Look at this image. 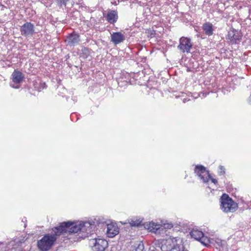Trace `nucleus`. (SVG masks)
<instances>
[{
    "mask_svg": "<svg viewBox=\"0 0 251 251\" xmlns=\"http://www.w3.org/2000/svg\"><path fill=\"white\" fill-rule=\"evenodd\" d=\"M83 226V224L76 225L75 222L68 221L60 223L58 226L53 227L52 231L56 233V235H62L67 232L73 233L81 230Z\"/></svg>",
    "mask_w": 251,
    "mask_h": 251,
    "instance_id": "1",
    "label": "nucleus"
},
{
    "mask_svg": "<svg viewBox=\"0 0 251 251\" xmlns=\"http://www.w3.org/2000/svg\"><path fill=\"white\" fill-rule=\"evenodd\" d=\"M220 207L226 213L234 212L238 207V204L227 194H223L220 198Z\"/></svg>",
    "mask_w": 251,
    "mask_h": 251,
    "instance_id": "2",
    "label": "nucleus"
},
{
    "mask_svg": "<svg viewBox=\"0 0 251 251\" xmlns=\"http://www.w3.org/2000/svg\"><path fill=\"white\" fill-rule=\"evenodd\" d=\"M53 234H48L44 235L42 238L38 241V247L42 251L49 250L53 246L57 239V237L60 235H56V233L53 232Z\"/></svg>",
    "mask_w": 251,
    "mask_h": 251,
    "instance_id": "3",
    "label": "nucleus"
},
{
    "mask_svg": "<svg viewBox=\"0 0 251 251\" xmlns=\"http://www.w3.org/2000/svg\"><path fill=\"white\" fill-rule=\"evenodd\" d=\"M195 173L198 176L204 183L207 182L210 178V175L205 167L202 165H196L194 169Z\"/></svg>",
    "mask_w": 251,
    "mask_h": 251,
    "instance_id": "4",
    "label": "nucleus"
},
{
    "mask_svg": "<svg viewBox=\"0 0 251 251\" xmlns=\"http://www.w3.org/2000/svg\"><path fill=\"white\" fill-rule=\"evenodd\" d=\"M193 46V44L190 38L182 37L179 39L178 49L182 52L189 53Z\"/></svg>",
    "mask_w": 251,
    "mask_h": 251,
    "instance_id": "5",
    "label": "nucleus"
},
{
    "mask_svg": "<svg viewBox=\"0 0 251 251\" xmlns=\"http://www.w3.org/2000/svg\"><path fill=\"white\" fill-rule=\"evenodd\" d=\"M90 241L93 245L92 249L94 251H104L108 246L107 241L102 239H93Z\"/></svg>",
    "mask_w": 251,
    "mask_h": 251,
    "instance_id": "6",
    "label": "nucleus"
},
{
    "mask_svg": "<svg viewBox=\"0 0 251 251\" xmlns=\"http://www.w3.org/2000/svg\"><path fill=\"white\" fill-rule=\"evenodd\" d=\"M20 31L21 34L24 36H32L35 32L33 24L30 22H26L21 27Z\"/></svg>",
    "mask_w": 251,
    "mask_h": 251,
    "instance_id": "7",
    "label": "nucleus"
},
{
    "mask_svg": "<svg viewBox=\"0 0 251 251\" xmlns=\"http://www.w3.org/2000/svg\"><path fill=\"white\" fill-rule=\"evenodd\" d=\"M242 33L234 29L229 31L226 36V39L232 44H236L242 39Z\"/></svg>",
    "mask_w": 251,
    "mask_h": 251,
    "instance_id": "8",
    "label": "nucleus"
},
{
    "mask_svg": "<svg viewBox=\"0 0 251 251\" xmlns=\"http://www.w3.org/2000/svg\"><path fill=\"white\" fill-rule=\"evenodd\" d=\"M65 42L68 45L74 46L80 42V36L78 33L73 32L67 36Z\"/></svg>",
    "mask_w": 251,
    "mask_h": 251,
    "instance_id": "9",
    "label": "nucleus"
},
{
    "mask_svg": "<svg viewBox=\"0 0 251 251\" xmlns=\"http://www.w3.org/2000/svg\"><path fill=\"white\" fill-rule=\"evenodd\" d=\"M119 233V228L116 224H109L107 225L106 233L109 237H113Z\"/></svg>",
    "mask_w": 251,
    "mask_h": 251,
    "instance_id": "10",
    "label": "nucleus"
},
{
    "mask_svg": "<svg viewBox=\"0 0 251 251\" xmlns=\"http://www.w3.org/2000/svg\"><path fill=\"white\" fill-rule=\"evenodd\" d=\"M125 40V36L121 32H113L111 34V41L115 45L123 42Z\"/></svg>",
    "mask_w": 251,
    "mask_h": 251,
    "instance_id": "11",
    "label": "nucleus"
},
{
    "mask_svg": "<svg viewBox=\"0 0 251 251\" xmlns=\"http://www.w3.org/2000/svg\"><path fill=\"white\" fill-rule=\"evenodd\" d=\"M11 79L14 83L20 84L24 79V75L20 71L15 70L12 74Z\"/></svg>",
    "mask_w": 251,
    "mask_h": 251,
    "instance_id": "12",
    "label": "nucleus"
},
{
    "mask_svg": "<svg viewBox=\"0 0 251 251\" xmlns=\"http://www.w3.org/2000/svg\"><path fill=\"white\" fill-rule=\"evenodd\" d=\"M191 237L194 239L204 243L206 237L204 236L203 233L198 230H193L190 232Z\"/></svg>",
    "mask_w": 251,
    "mask_h": 251,
    "instance_id": "13",
    "label": "nucleus"
},
{
    "mask_svg": "<svg viewBox=\"0 0 251 251\" xmlns=\"http://www.w3.org/2000/svg\"><path fill=\"white\" fill-rule=\"evenodd\" d=\"M106 19L109 23L114 24L117 22L118 19L117 11L112 10L108 11L106 16Z\"/></svg>",
    "mask_w": 251,
    "mask_h": 251,
    "instance_id": "14",
    "label": "nucleus"
},
{
    "mask_svg": "<svg viewBox=\"0 0 251 251\" xmlns=\"http://www.w3.org/2000/svg\"><path fill=\"white\" fill-rule=\"evenodd\" d=\"M202 28L203 30L204 33L210 36L213 34V25L210 22H206L202 25Z\"/></svg>",
    "mask_w": 251,
    "mask_h": 251,
    "instance_id": "15",
    "label": "nucleus"
},
{
    "mask_svg": "<svg viewBox=\"0 0 251 251\" xmlns=\"http://www.w3.org/2000/svg\"><path fill=\"white\" fill-rule=\"evenodd\" d=\"M33 86L35 90L38 92L41 91L47 87V85L45 82L40 81L39 82L37 80H33Z\"/></svg>",
    "mask_w": 251,
    "mask_h": 251,
    "instance_id": "16",
    "label": "nucleus"
},
{
    "mask_svg": "<svg viewBox=\"0 0 251 251\" xmlns=\"http://www.w3.org/2000/svg\"><path fill=\"white\" fill-rule=\"evenodd\" d=\"M159 225H157L152 222L145 225V227L150 231L152 232H156L157 230L159 228Z\"/></svg>",
    "mask_w": 251,
    "mask_h": 251,
    "instance_id": "17",
    "label": "nucleus"
},
{
    "mask_svg": "<svg viewBox=\"0 0 251 251\" xmlns=\"http://www.w3.org/2000/svg\"><path fill=\"white\" fill-rule=\"evenodd\" d=\"M173 249V246H172L170 241H164L161 247V250L162 251H170Z\"/></svg>",
    "mask_w": 251,
    "mask_h": 251,
    "instance_id": "18",
    "label": "nucleus"
},
{
    "mask_svg": "<svg viewBox=\"0 0 251 251\" xmlns=\"http://www.w3.org/2000/svg\"><path fill=\"white\" fill-rule=\"evenodd\" d=\"M129 223L131 226H139L142 225V221L140 219L134 218L131 219Z\"/></svg>",
    "mask_w": 251,
    "mask_h": 251,
    "instance_id": "19",
    "label": "nucleus"
},
{
    "mask_svg": "<svg viewBox=\"0 0 251 251\" xmlns=\"http://www.w3.org/2000/svg\"><path fill=\"white\" fill-rule=\"evenodd\" d=\"M91 50L88 48L83 47L81 49V56L84 58H87L91 53Z\"/></svg>",
    "mask_w": 251,
    "mask_h": 251,
    "instance_id": "20",
    "label": "nucleus"
},
{
    "mask_svg": "<svg viewBox=\"0 0 251 251\" xmlns=\"http://www.w3.org/2000/svg\"><path fill=\"white\" fill-rule=\"evenodd\" d=\"M219 174L220 175H224L225 174V168L224 166H219Z\"/></svg>",
    "mask_w": 251,
    "mask_h": 251,
    "instance_id": "21",
    "label": "nucleus"
},
{
    "mask_svg": "<svg viewBox=\"0 0 251 251\" xmlns=\"http://www.w3.org/2000/svg\"><path fill=\"white\" fill-rule=\"evenodd\" d=\"M69 0H56L58 3L61 4V5H64V6L66 5L67 2Z\"/></svg>",
    "mask_w": 251,
    "mask_h": 251,
    "instance_id": "22",
    "label": "nucleus"
},
{
    "mask_svg": "<svg viewBox=\"0 0 251 251\" xmlns=\"http://www.w3.org/2000/svg\"><path fill=\"white\" fill-rule=\"evenodd\" d=\"M209 179H211L212 182H213L215 184H216V185L218 184V181L215 178H211V177L210 176V178H209Z\"/></svg>",
    "mask_w": 251,
    "mask_h": 251,
    "instance_id": "23",
    "label": "nucleus"
},
{
    "mask_svg": "<svg viewBox=\"0 0 251 251\" xmlns=\"http://www.w3.org/2000/svg\"><path fill=\"white\" fill-rule=\"evenodd\" d=\"M249 101H250V102L251 103V95H250V96L249 97Z\"/></svg>",
    "mask_w": 251,
    "mask_h": 251,
    "instance_id": "24",
    "label": "nucleus"
}]
</instances>
